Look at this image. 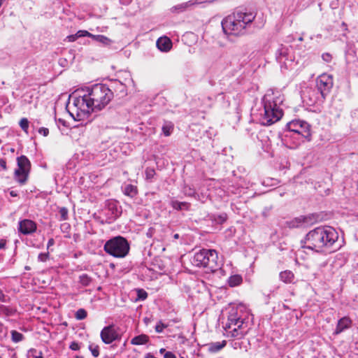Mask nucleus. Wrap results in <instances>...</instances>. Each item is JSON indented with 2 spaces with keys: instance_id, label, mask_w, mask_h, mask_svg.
<instances>
[{
  "instance_id": "f257e3e1",
  "label": "nucleus",
  "mask_w": 358,
  "mask_h": 358,
  "mask_svg": "<svg viewBox=\"0 0 358 358\" xmlns=\"http://www.w3.org/2000/svg\"><path fill=\"white\" fill-rule=\"evenodd\" d=\"M83 94L73 99V104L76 109V119L82 120L92 112L100 111L112 100L113 92L105 84H95L83 89Z\"/></svg>"
},
{
  "instance_id": "f03ea898",
  "label": "nucleus",
  "mask_w": 358,
  "mask_h": 358,
  "mask_svg": "<svg viewBox=\"0 0 358 358\" xmlns=\"http://www.w3.org/2000/svg\"><path fill=\"white\" fill-rule=\"evenodd\" d=\"M338 238V233L333 227H319L310 231L301 244L303 248L320 252L324 248L331 247Z\"/></svg>"
},
{
  "instance_id": "7ed1b4c3",
  "label": "nucleus",
  "mask_w": 358,
  "mask_h": 358,
  "mask_svg": "<svg viewBox=\"0 0 358 358\" xmlns=\"http://www.w3.org/2000/svg\"><path fill=\"white\" fill-rule=\"evenodd\" d=\"M283 100L280 92L272 89L267 90L262 99L264 113L259 117V122L262 125H271L280 120L282 110L279 107Z\"/></svg>"
},
{
  "instance_id": "20e7f679",
  "label": "nucleus",
  "mask_w": 358,
  "mask_h": 358,
  "mask_svg": "<svg viewBox=\"0 0 358 358\" xmlns=\"http://www.w3.org/2000/svg\"><path fill=\"white\" fill-rule=\"evenodd\" d=\"M255 18L252 12L236 10L222 21V27L225 34L238 36L243 34L245 30Z\"/></svg>"
},
{
  "instance_id": "39448f33",
  "label": "nucleus",
  "mask_w": 358,
  "mask_h": 358,
  "mask_svg": "<svg viewBox=\"0 0 358 358\" xmlns=\"http://www.w3.org/2000/svg\"><path fill=\"white\" fill-rule=\"evenodd\" d=\"M242 310L238 307L230 309L227 317V322L224 329L227 337L241 338L246 334L245 329L247 324L245 318L241 315Z\"/></svg>"
},
{
  "instance_id": "423d86ee",
  "label": "nucleus",
  "mask_w": 358,
  "mask_h": 358,
  "mask_svg": "<svg viewBox=\"0 0 358 358\" xmlns=\"http://www.w3.org/2000/svg\"><path fill=\"white\" fill-rule=\"evenodd\" d=\"M218 256L216 250L213 249H202L195 252L191 259L192 265L197 267L206 268L211 272L217 269Z\"/></svg>"
},
{
  "instance_id": "0eeeda50",
  "label": "nucleus",
  "mask_w": 358,
  "mask_h": 358,
  "mask_svg": "<svg viewBox=\"0 0 358 358\" xmlns=\"http://www.w3.org/2000/svg\"><path fill=\"white\" fill-rule=\"evenodd\" d=\"M103 249L106 253L114 257L123 258L128 255L130 245L125 238L117 236L107 241Z\"/></svg>"
},
{
  "instance_id": "6e6552de",
  "label": "nucleus",
  "mask_w": 358,
  "mask_h": 358,
  "mask_svg": "<svg viewBox=\"0 0 358 358\" xmlns=\"http://www.w3.org/2000/svg\"><path fill=\"white\" fill-rule=\"evenodd\" d=\"M333 87V78L330 75L324 73L320 75L316 80V87L320 96L316 98V101H323L330 93Z\"/></svg>"
},
{
  "instance_id": "1a4fd4ad",
  "label": "nucleus",
  "mask_w": 358,
  "mask_h": 358,
  "mask_svg": "<svg viewBox=\"0 0 358 358\" xmlns=\"http://www.w3.org/2000/svg\"><path fill=\"white\" fill-rule=\"evenodd\" d=\"M17 162L18 168L15 171V179L20 184H24L27 180L31 168V162L24 155L18 157Z\"/></svg>"
},
{
  "instance_id": "9d476101",
  "label": "nucleus",
  "mask_w": 358,
  "mask_h": 358,
  "mask_svg": "<svg viewBox=\"0 0 358 358\" xmlns=\"http://www.w3.org/2000/svg\"><path fill=\"white\" fill-rule=\"evenodd\" d=\"M287 127L289 131L301 135L308 141H310V125L307 122L302 120H293L287 124Z\"/></svg>"
},
{
  "instance_id": "9b49d317",
  "label": "nucleus",
  "mask_w": 358,
  "mask_h": 358,
  "mask_svg": "<svg viewBox=\"0 0 358 358\" xmlns=\"http://www.w3.org/2000/svg\"><path fill=\"white\" fill-rule=\"evenodd\" d=\"M316 221L315 217L314 215H308L306 216H299L297 217H294V219L287 221L285 222V225L290 228H299V227H306L310 225H312Z\"/></svg>"
},
{
  "instance_id": "f8f14e48",
  "label": "nucleus",
  "mask_w": 358,
  "mask_h": 358,
  "mask_svg": "<svg viewBox=\"0 0 358 358\" xmlns=\"http://www.w3.org/2000/svg\"><path fill=\"white\" fill-rule=\"evenodd\" d=\"M100 336L102 341L106 344H110L119 338V334L113 324L103 327Z\"/></svg>"
},
{
  "instance_id": "ddd939ff",
  "label": "nucleus",
  "mask_w": 358,
  "mask_h": 358,
  "mask_svg": "<svg viewBox=\"0 0 358 358\" xmlns=\"http://www.w3.org/2000/svg\"><path fill=\"white\" fill-rule=\"evenodd\" d=\"M18 230L24 235L30 234L36 230V224L32 220L25 219L19 222Z\"/></svg>"
},
{
  "instance_id": "4468645a",
  "label": "nucleus",
  "mask_w": 358,
  "mask_h": 358,
  "mask_svg": "<svg viewBox=\"0 0 358 358\" xmlns=\"http://www.w3.org/2000/svg\"><path fill=\"white\" fill-rule=\"evenodd\" d=\"M352 324L351 320L348 317H343L340 319L338 322L336 328L335 329L334 334H339L343 332L344 330L350 327Z\"/></svg>"
},
{
  "instance_id": "2eb2a0df",
  "label": "nucleus",
  "mask_w": 358,
  "mask_h": 358,
  "mask_svg": "<svg viewBox=\"0 0 358 358\" xmlns=\"http://www.w3.org/2000/svg\"><path fill=\"white\" fill-rule=\"evenodd\" d=\"M227 345L226 341L211 342L206 345L207 350L210 353H216L222 350Z\"/></svg>"
},
{
  "instance_id": "dca6fc26",
  "label": "nucleus",
  "mask_w": 358,
  "mask_h": 358,
  "mask_svg": "<svg viewBox=\"0 0 358 358\" xmlns=\"http://www.w3.org/2000/svg\"><path fill=\"white\" fill-rule=\"evenodd\" d=\"M156 45L161 51L167 52L171 48L172 43L169 38L161 37L157 41Z\"/></svg>"
},
{
  "instance_id": "f3484780",
  "label": "nucleus",
  "mask_w": 358,
  "mask_h": 358,
  "mask_svg": "<svg viewBox=\"0 0 358 358\" xmlns=\"http://www.w3.org/2000/svg\"><path fill=\"white\" fill-rule=\"evenodd\" d=\"M109 215L108 218L110 220H116L121 214V211L118 209L115 203H111L108 205L107 210Z\"/></svg>"
},
{
  "instance_id": "a211bd4d",
  "label": "nucleus",
  "mask_w": 358,
  "mask_h": 358,
  "mask_svg": "<svg viewBox=\"0 0 358 358\" xmlns=\"http://www.w3.org/2000/svg\"><path fill=\"white\" fill-rule=\"evenodd\" d=\"M196 1H189L185 3L178 4L171 8L173 12L180 13L185 11L189 6L196 4Z\"/></svg>"
},
{
  "instance_id": "6ab92c4d",
  "label": "nucleus",
  "mask_w": 358,
  "mask_h": 358,
  "mask_svg": "<svg viewBox=\"0 0 358 358\" xmlns=\"http://www.w3.org/2000/svg\"><path fill=\"white\" fill-rule=\"evenodd\" d=\"M280 278L285 283H291L294 280V275L292 271L287 270L280 273Z\"/></svg>"
},
{
  "instance_id": "aec40b11",
  "label": "nucleus",
  "mask_w": 358,
  "mask_h": 358,
  "mask_svg": "<svg viewBox=\"0 0 358 358\" xmlns=\"http://www.w3.org/2000/svg\"><path fill=\"white\" fill-rule=\"evenodd\" d=\"M148 341L149 338L147 335L141 334L139 336L134 337L131 341V343L135 345H140L147 343Z\"/></svg>"
},
{
  "instance_id": "412c9836",
  "label": "nucleus",
  "mask_w": 358,
  "mask_h": 358,
  "mask_svg": "<svg viewBox=\"0 0 358 358\" xmlns=\"http://www.w3.org/2000/svg\"><path fill=\"white\" fill-rule=\"evenodd\" d=\"M174 124L171 121H164L162 127V133L165 136H169L173 132Z\"/></svg>"
},
{
  "instance_id": "4be33fe9",
  "label": "nucleus",
  "mask_w": 358,
  "mask_h": 358,
  "mask_svg": "<svg viewBox=\"0 0 358 358\" xmlns=\"http://www.w3.org/2000/svg\"><path fill=\"white\" fill-rule=\"evenodd\" d=\"M124 194L131 198L134 197L137 194V187L133 185H127L124 188Z\"/></svg>"
},
{
  "instance_id": "5701e85b",
  "label": "nucleus",
  "mask_w": 358,
  "mask_h": 358,
  "mask_svg": "<svg viewBox=\"0 0 358 358\" xmlns=\"http://www.w3.org/2000/svg\"><path fill=\"white\" fill-rule=\"evenodd\" d=\"M15 312L13 308L0 304V317H9L13 315Z\"/></svg>"
},
{
  "instance_id": "b1692460",
  "label": "nucleus",
  "mask_w": 358,
  "mask_h": 358,
  "mask_svg": "<svg viewBox=\"0 0 358 358\" xmlns=\"http://www.w3.org/2000/svg\"><path fill=\"white\" fill-rule=\"evenodd\" d=\"M243 281V278L240 275H234L229 277L228 284L230 287L239 285Z\"/></svg>"
},
{
  "instance_id": "393cba45",
  "label": "nucleus",
  "mask_w": 358,
  "mask_h": 358,
  "mask_svg": "<svg viewBox=\"0 0 358 358\" xmlns=\"http://www.w3.org/2000/svg\"><path fill=\"white\" fill-rule=\"evenodd\" d=\"M171 205L176 210H187L189 207V203L187 202H180L178 201H172Z\"/></svg>"
},
{
  "instance_id": "a878e982",
  "label": "nucleus",
  "mask_w": 358,
  "mask_h": 358,
  "mask_svg": "<svg viewBox=\"0 0 358 358\" xmlns=\"http://www.w3.org/2000/svg\"><path fill=\"white\" fill-rule=\"evenodd\" d=\"M211 218L216 224H222L227 220V216L226 213L215 214Z\"/></svg>"
},
{
  "instance_id": "bb28decb",
  "label": "nucleus",
  "mask_w": 358,
  "mask_h": 358,
  "mask_svg": "<svg viewBox=\"0 0 358 358\" xmlns=\"http://www.w3.org/2000/svg\"><path fill=\"white\" fill-rule=\"evenodd\" d=\"M92 281V278L86 273L79 276V282L84 287L89 286Z\"/></svg>"
},
{
  "instance_id": "cd10ccee",
  "label": "nucleus",
  "mask_w": 358,
  "mask_h": 358,
  "mask_svg": "<svg viewBox=\"0 0 358 358\" xmlns=\"http://www.w3.org/2000/svg\"><path fill=\"white\" fill-rule=\"evenodd\" d=\"M10 334H11V340L14 343H19L24 338V336L22 334H21L15 330H12Z\"/></svg>"
},
{
  "instance_id": "c85d7f7f",
  "label": "nucleus",
  "mask_w": 358,
  "mask_h": 358,
  "mask_svg": "<svg viewBox=\"0 0 358 358\" xmlns=\"http://www.w3.org/2000/svg\"><path fill=\"white\" fill-rule=\"evenodd\" d=\"M92 38L105 45H108L111 41L108 38L103 35H93Z\"/></svg>"
},
{
  "instance_id": "c756f323",
  "label": "nucleus",
  "mask_w": 358,
  "mask_h": 358,
  "mask_svg": "<svg viewBox=\"0 0 358 358\" xmlns=\"http://www.w3.org/2000/svg\"><path fill=\"white\" fill-rule=\"evenodd\" d=\"M87 315V311L83 308H80L76 311L75 317L77 320H82L85 319Z\"/></svg>"
},
{
  "instance_id": "7c9ffc66",
  "label": "nucleus",
  "mask_w": 358,
  "mask_h": 358,
  "mask_svg": "<svg viewBox=\"0 0 358 358\" xmlns=\"http://www.w3.org/2000/svg\"><path fill=\"white\" fill-rule=\"evenodd\" d=\"M68 209L65 207H62L59 208V213L61 220H66L68 219Z\"/></svg>"
},
{
  "instance_id": "2f4dec72",
  "label": "nucleus",
  "mask_w": 358,
  "mask_h": 358,
  "mask_svg": "<svg viewBox=\"0 0 358 358\" xmlns=\"http://www.w3.org/2000/svg\"><path fill=\"white\" fill-rule=\"evenodd\" d=\"M145 178L147 180H151L154 178L155 175V171L152 168H147L145 169Z\"/></svg>"
},
{
  "instance_id": "473e14b6",
  "label": "nucleus",
  "mask_w": 358,
  "mask_h": 358,
  "mask_svg": "<svg viewBox=\"0 0 358 358\" xmlns=\"http://www.w3.org/2000/svg\"><path fill=\"white\" fill-rule=\"evenodd\" d=\"M89 349L92 352V355L94 357H97L99 355V348L98 345H90Z\"/></svg>"
},
{
  "instance_id": "72a5a7b5",
  "label": "nucleus",
  "mask_w": 358,
  "mask_h": 358,
  "mask_svg": "<svg viewBox=\"0 0 358 358\" xmlns=\"http://www.w3.org/2000/svg\"><path fill=\"white\" fill-rule=\"evenodd\" d=\"M20 126L23 131L27 132V129L29 128L28 120L27 118H22L20 121Z\"/></svg>"
},
{
  "instance_id": "f704fd0d",
  "label": "nucleus",
  "mask_w": 358,
  "mask_h": 358,
  "mask_svg": "<svg viewBox=\"0 0 358 358\" xmlns=\"http://www.w3.org/2000/svg\"><path fill=\"white\" fill-rule=\"evenodd\" d=\"M167 327V324H164L162 321H159L155 326V331L157 333H162L163 330Z\"/></svg>"
},
{
  "instance_id": "c9c22d12",
  "label": "nucleus",
  "mask_w": 358,
  "mask_h": 358,
  "mask_svg": "<svg viewBox=\"0 0 358 358\" xmlns=\"http://www.w3.org/2000/svg\"><path fill=\"white\" fill-rule=\"evenodd\" d=\"M137 294L138 299L139 300L143 301L148 297V293L143 289H138Z\"/></svg>"
},
{
  "instance_id": "e433bc0d",
  "label": "nucleus",
  "mask_w": 358,
  "mask_h": 358,
  "mask_svg": "<svg viewBox=\"0 0 358 358\" xmlns=\"http://www.w3.org/2000/svg\"><path fill=\"white\" fill-rule=\"evenodd\" d=\"M93 34L85 30H80L77 32V36L78 38L88 36L92 38Z\"/></svg>"
},
{
  "instance_id": "4c0bfd02",
  "label": "nucleus",
  "mask_w": 358,
  "mask_h": 358,
  "mask_svg": "<svg viewBox=\"0 0 358 358\" xmlns=\"http://www.w3.org/2000/svg\"><path fill=\"white\" fill-rule=\"evenodd\" d=\"M49 258V252L40 253L38 256V259L40 262H45Z\"/></svg>"
},
{
  "instance_id": "58836bf2",
  "label": "nucleus",
  "mask_w": 358,
  "mask_h": 358,
  "mask_svg": "<svg viewBox=\"0 0 358 358\" xmlns=\"http://www.w3.org/2000/svg\"><path fill=\"white\" fill-rule=\"evenodd\" d=\"M185 193L186 195H187L189 196H194V197H195V196L196 195V192L193 189H192L190 187H189L188 189H185Z\"/></svg>"
},
{
  "instance_id": "ea45409f",
  "label": "nucleus",
  "mask_w": 358,
  "mask_h": 358,
  "mask_svg": "<svg viewBox=\"0 0 358 358\" xmlns=\"http://www.w3.org/2000/svg\"><path fill=\"white\" fill-rule=\"evenodd\" d=\"M279 52V56H277V59L279 61V62H282V57H285L286 55V50L284 48H281L278 50Z\"/></svg>"
},
{
  "instance_id": "a19ab883",
  "label": "nucleus",
  "mask_w": 358,
  "mask_h": 358,
  "mask_svg": "<svg viewBox=\"0 0 358 358\" xmlns=\"http://www.w3.org/2000/svg\"><path fill=\"white\" fill-rule=\"evenodd\" d=\"M70 349L74 351H77L80 348V346L78 342L73 341L70 344Z\"/></svg>"
},
{
  "instance_id": "79ce46f5",
  "label": "nucleus",
  "mask_w": 358,
  "mask_h": 358,
  "mask_svg": "<svg viewBox=\"0 0 358 358\" xmlns=\"http://www.w3.org/2000/svg\"><path fill=\"white\" fill-rule=\"evenodd\" d=\"M38 133L40 134H42L43 136H47L49 134V130L48 128L45 127H41L38 129Z\"/></svg>"
},
{
  "instance_id": "37998d69",
  "label": "nucleus",
  "mask_w": 358,
  "mask_h": 358,
  "mask_svg": "<svg viewBox=\"0 0 358 358\" xmlns=\"http://www.w3.org/2000/svg\"><path fill=\"white\" fill-rule=\"evenodd\" d=\"M322 59L327 62H331V55L329 53H324L322 55Z\"/></svg>"
},
{
  "instance_id": "c03bdc74",
  "label": "nucleus",
  "mask_w": 358,
  "mask_h": 358,
  "mask_svg": "<svg viewBox=\"0 0 358 358\" xmlns=\"http://www.w3.org/2000/svg\"><path fill=\"white\" fill-rule=\"evenodd\" d=\"M0 301L7 302V296L3 294V291L0 289Z\"/></svg>"
},
{
  "instance_id": "a18cd8bd",
  "label": "nucleus",
  "mask_w": 358,
  "mask_h": 358,
  "mask_svg": "<svg viewBox=\"0 0 358 358\" xmlns=\"http://www.w3.org/2000/svg\"><path fill=\"white\" fill-rule=\"evenodd\" d=\"M0 166L3 169V170H6L7 169V167H6V159H3V158H0Z\"/></svg>"
},
{
  "instance_id": "49530a36",
  "label": "nucleus",
  "mask_w": 358,
  "mask_h": 358,
  "mask_svg": "<svg viewBox=\"0 0 358 358\" xmlns=\"http://www.w3.org/2000/svg\"><path fill=\"white\" fill-rule=\"evenodd\" d=\"M67 38H68L69 41L73 42L77 38H78V36H77V33H76V34L68 36Z\"/></svg>"
},
{
  "instance_id": "de8ad7c7",
  "label": "nucleus",
  "mask_w": 358,
  "mask_h": 358,
  "mask_svg": "<svg viewBox=\"0 0 358 358\" xmlns=\"http://www.w3.org/2000/svg\"><path fill=\"white\" fill-rule=\"evenodd\" d=\"M164 358H176V357L171 352H166Z\"/></svg>"
},
{
  "instance_id": "09e8293b",
  "label": "nucleus",
  "mask_w": 358,
  "mask_h": 358,
  "mask_svg": "<svg viewBox=\"0 0 358 358\" xmlns=\"http://www.w3.org/2000/svg\"><path fill=\"white\" fill-rule=\"evenodd\" d=\"M55 244V240L53 238H50L48 242L47 248H49L50 246Z\"/></svg>"
},
{
  "instance_id": "8fccbe9b",
  "label": "nucleus",
  "mask_w": 358,
  "mask_h": 358,
  "mask_svg": "<svg viewBox=\"0 0 358 358\" xmlns=\"http://www.w3.org/2000/svg\"><path fill=\"white\" fill-rule=\"evenodd\" d=\"M6 246V241L3 239L0 240V249H3Z\"/></svg>"
},
{
  "instance_id": "3c124183",
  "label": "nucleus",
  "mask_w": 358,
  "mask_h": 358,
  "mask_svg": "<svg viewBox=\"0 0 358 358\" xmlns=\"http://www.w3.org/2000/svg\"><path fill=\"white\" fill-rule=\"evenodd\" d=\"M9 194H10V195L11 196H13V197L17 196V195H18V194L17 193V192L13 191V190H11V191L10 192V193H9Z\"/></svg>"
},
{
  "instance_id": "603ef678",
  "label": "nucleus",
  "mask_w": 358,
  "mask_h": 358,
  "mask_svg": "<svg viewBox=\"0 0 358 358\" xmlns=\"http://www.w3.org/2000/svg\"><path fill=\"white\" fill-rule=\"evenodd\" d=\"M62 228H64V229H68L70 228V225L69 224H64L62 225Z\"/></svg>"
},
{
  "instance_id": "864d4df0",
  "label": "nucleus",
  "mask_w": 358,
  "mask_h": 358,
  "mask_svg": "<svg viewBox=\"0 0 358 358\" xmlns=\"http://www.w3.org/2000/svg\"><path fill=\"white\" fill-rule=\"evenodd\" d=\"M34 358H43L42 355V352H39L38 355L34 356Z\"/></svg>"
},
{
  "instance_id": "5fc2aeb1",
  "label": "nucleus",
  "mask_w": 358,
  "mask_h": 358,
  "mask_svg": "<svg viewBox=\"0 0 358 358\" xmlns=\"http://www.w3.org/2000/svg\"><path fill=\"white\" fill-rule=\"evenodd\" d=\"M4 327L3 324L0 322V334H1L3 331Z\"/></svg>"
},
{
  "instance_id": "6e6d98bb",
  "label": "nucleus",
  "mask_w": 358,
  "mask_h": 358,
  "mask_svg": "<svg viewBox=\"0 0 358 358\" xmlns=\"http://www.w3.org/2000/svg\"><path fill=\"white\" fill-rule=\"evenodd\" d=\"M59 122H60L62 124H63L64 126L66 125V121L62 120V119H59L58 120Z\"/></svg>"
},
{
  "instance_id": "4d7b16f0",
  "label": "nucleus",
  "mask_w": 358,
  "mask_h": 358,
  "mask_svg": "<svg viewBox=\"0 0 358 358\" xmlns=\"http://www.w3.org/2000/svg\"><path fill=\"white\" fill-rule=\"evenodd\" d=\"M118 85L121 87V91H123L124 87H125V86L122 83H119Z\"/></svg>"
},
{
  "instance_id": "13d9d810",
  "label": "nucleus",
  "mask_w": 358,
  "mask_h": 358,
  "mask_svg": "<svg viewBox=\"0 0 358 358\" xmlns=\"http://www.w3.org/2000/svg\"><path fill=\"white\" fill-rule=\"evenodd\" d=\"M160 352H161V353H164V354H165V352H166V350H165V349H164V348H162V349L160 350Z\"/></svg>"
},
{
  "instance_id": "bf43d9fd",
  "label": "nucleus",
  "mask_w": 358,
  "mask_h": 358,
  "mask_svg": "<svg viewBox=\"0 0 358 358\" xmlns=\"http://www.w3.org/2000/svg\"><path fill=\"white\" fill-rule=\"evenodd\" d=\"M173 237H174V238H178L179 235L178 234H176Z\"/></svg>"
},
{
  "instance_id": "052dcab7",
  "label": "nucleus",
  "mask_w": 358,
  "mask_h": 358,
  "mask_svg": "<svg viewBox=\"0 0 358 358\" xmlns=\"http://www.w3.org/2000/svg\"><path fill=\"white\" fill-rule=\"evenodd\" d=\"M76 358H84V357H82V356H78V355H77V356L76 357Z\"/></svg>"
},
{
  "instance_id": "680f3d73",
  "label": "nucleus",
  "mask_w": 358,
  "mask_h": 358,
  "mask_svg": "<svg viewBox=\"0 0 358 358\" xmlns=\"http://www.w3.org/2000/svg\"><path fill=\"white\" fill-rule=\"evenodd\" d=\"M145 320V322H148V319H147V318H145V320Z\"/></svg>"
},
{
  "instance_id": "e2e57ef3",
  "label": "nucleus",
  "mask_w": 358,
  "mask_h": 358,
  "mask_svg": "<svg viewBox=\"0 0 358 358\" xmlns=\"http://www.w3.org/2000/svg\"><path fill=\"white\" fill-rule=\"evenodd\" d=\"M129 1H131V0H127V3H128V2H129Z\"/></svg>"
},
{
  "instance_id": "0e129e2a",
  "label": "nucleus",
  "mask_w": 358,
  "mask_h": 358,
  "mask_svg": "<svg viewBox=\"0 0 358 358\" xmlns=\"http://www.w3.org/2000/svg\"><path fill=\"white\" fill-rule=\"evenodd\" d=\"M0 358H2V357L0 355Z\"/></svg>"
},
{
  "instance_id": "69168bd1",
  "label": "nucleus",
  "mask_w": 358,
  "mask_h": 358,
  "mask_svg": "<svg viewBox=\"0 0 358 358\" xmlns=\"http://www.w3.org/2000/svg\"><path fill=\"white\" fill-rule=\"evenodd\" d=\"M181 358H183V357H181Z\"/></svg>"
}]
</instances>
